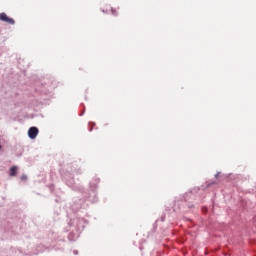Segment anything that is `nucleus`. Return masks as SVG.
Segmentation results:
<instances>
[{
    "mask_svg": "<svg viewBox=\"0 0 256 256\" xmlns=\"http://www.w3.org/2000/svg\"><path fill=\"white\" fill-rule=\"evenodd\" d=\"M39 135V129L37 127H30L28 130V137L30 139H37Z\"/></svg>",
    "mask_w": 256,
    "mask_h": 256,
    "instance_id": "obj_1",
    "label": "nucleus"
},
{
    "mask_svg": "<svg viewBox=\"0 0 256 256\" xmlns=\"http://www.w3.org/2000/svg\"><path fill=\"white\" fill-rule=\"evenodd\" d=\"M0 21L8 23V25H15V20H13V18H9L5 13L0 14Z\"/></svg>",
    "mask_w": 256,
    "mask_h": 256,
    "instance_id": "obj_2",
    "label": "nucleus"
},
{
    "mask_svg": "<svg viewBox=\"0 0 256 256\" xmlns=\"http://www.w3.org/2000/svg\"><path fill=\"white\" fill-rule=\"evenodd\" d=\"M17 175V166H12L10 168V177H15Z\"/></svg>",
    "mask_w": 256,
    "mask_h": 256,
    "instance_id": "obj_3",
    "label": "nucleus"
},
{
    "mask_svg": "<svg viewBox=\"0 0 256 256\" xmlns=\"http://www.w3.org/2000/svg\"><path fill=\"white\" fill-rule=\"evenodd\" d=\"M110 13L111 15H113L114 17H117V15H119V12H117L116 8H110Z\"/></svg>",
    "mask_w": 256,
    "mask_h": 256,
    "instance_id": "obj_4",
    "label": "nucleus"
},
{
    "mask_svg": "<svg viewBox=\"0 0 256 256\" xmlns=\"http://www.w3.org/2000/svg\"><path fill=\"white\" fill-rule=\"evenodd\" d=\"M20 179H21V181H27V175H22V176L20 177Z\"/></svg>",
    "mask_w": 256,
    "mask_h": 256,
    "instance_id": "obj_5",
    "label": "nucleus"
},
{
    "mask_svg": "<svg viewBox=\"0 0 256 256\" xmlns=\"http://www.w3.org/2000/svg\"><path fill=\"white\" fill-rule=\"evenodd\" d=\"M0 149H2V147L0 146Z\"/></svg>",
    "mask_w": 256,
    "mask_h": 256,
    "instance_id": "obj_6",
    "label": "nucleus"
}]
</instances>
